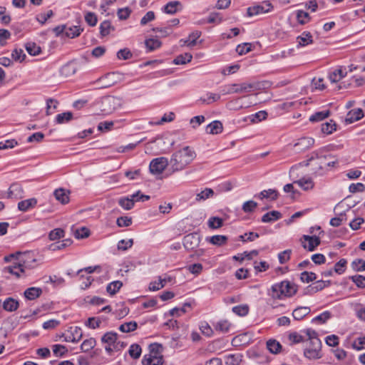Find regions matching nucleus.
I'll return each instance as SVG.
<instances>
[{"label":"nucleus","mask_w":365,"mask_h":365,"mask_svg":"<svg viewBox=\"0 0 365 365\" xmlns=\"http://www.w3.org/2000/svg\"><path fill=\"white\" fill-rule=\"evenodd\" d=\"M338 161L334 160L331 155H325L321 150H315L311 153L310 157L304 162L305 166L312 167L313 177H322L327 174L331 168H334Z\"/></svg>","instance_id":"1"},{"label":"nucleus","mask_w":365,"mask_h":365,"mask_svg":"<svg viewBox=\"0 0 365 365\" xmlns=\"http://www.w3.org/2000/svg\"><path fill=\"white\" fill-rule=\"evenodd\" d=\"M193 149L185 146L174 153L170 158V165L173 173L184 170L195 158Z\"/></svg>","instance_id":"2"},{"label":"nucleus","mask_w":365,"mask_h":365,"mask_svg":"<svg viewBox=\"0 0 365 365\" xmlns=\"http://www.w3.org/2000/svg\"><path fill=\"white\" fill-rule=\"evenodd\" d=\"M297 290L294 284L285 280L273 284L269 295L274 299H282L285 297H292L296 294Z\"/></svg>","instance_id":"3"},{"label":"nucleus","mask_w":365,"mask_h":365,"mask_svg":"<svg viewBox=\"0 0 365 365\" xmlns=\"http://www.w3.org/2000/svg\"><path fill=\"white\" fill-rule=\"evenodd\" d=\"M122 106V100L115 96H106L101 101V112L102 115L111 114Z\"/></svg>","instance_id":"4"},{"label":"nucleus","mask_w":365,"mask_h":365,"mask_svg":"<svg viewBox=\"0 0 365 365\" xmlns=\"http://www.w3.org/2000/svg\"><path fill=\"white\" fill-rule=\"evenodd\" d=\"M16 255L19 257L16 258V260L19 262L25 272L27 269H33L36 267V259L32 252H26L24 254L17 253ZM16 255L12 254L9 256H6L4 257V260L6 262H10L11 259L14 258Z\"/></svg>","instance_id":"5"},{"label":"nucleus","mask_w":365,"mask_h":365,"mask_svg":"<svg viewBox=\"0 0 365 365\" xmlns=\"http://www.w3.org/2000/svg\"><path fill=\"white\" fill-rule=\"evenodd\" d=\"M322 342L320 339H314L312 343L308 342L304 351V356L310 360H316L322 358Z\"/></svg>","instance_id":"6"},{"label":"nucleus","mask_w":365,"mask_h":365,"mask_svg":"<svg viewBox=\"0 0 365 365\" xmlns=\"http://www.w3.org/2000/svg\"><path fill=\"white\" fill-rule=\"evenodd\" d=\"M117 340L118 334L113 331L106 333L101 338L102 343L106 344L105 349L109 354L119 349L120 342Z\"/></svg>","instance_id":"7"},{"label":"nucleus","mask_w":365,"mask_h":365,"mask_svg":"<svg viewBox=\"0 0 365 365\" xmlns=\"http://www.w3.org/2000/svg\"><path fill=\"white\" fill-rule=\"evenodd\" d=\"M154 346L151 345L149 354H145L142 359L143 365H162L163 363V356L158 351H154Z\"/></svg>","instance_id":"8"},{"label":"nucleus","mask_w":365,"mask_h":365,"mask_svg":"<svg viewBox=\"0 0 365 365\" xmlns=\"http://www.w3.org/2000/svg\"><path fill=\"white\" fill-rule=\"evenodd\" d=\"M167 158L160 157L152 160L149 165L150 172L153 175L161 174L168 165Z\"/></svg>","instance_id":"9"},{"label":"nucleus","mask_w":365,"mask_h":365,"mask_svg":"<svg viewBox=\"0 0 365 365\" xmlns=\"http://www.w3.org/2000/svg\"><path fill=\"white\" fill-rule=\"evenodd\" d=\"M273 6L267 1L262 2L260 4L254 5L247 9V15L253 16L259 14H263L272 11Z\"/></svg>","instance_id":"10"},{"label":"nucleus","mask_w":365,"mask_h":365,"mask_svg":"<svg viewBox=\"0 0 365 365\" xmlns=\"http://www.w3.org/2000/svg\"><path fill=\"white\" fill-rule=\"evenodd\" d=\"M200 243V236L197 232L188 234L183 238V245L188 250H195L199 246Z\"/></svg>","instance_id":"11"},{"label":"nucleus","mask_w":365,"mask_h":365,"mask_svg":"<svg viewBox=\"0 0 365 365\" xmlns=\"http://www.w3.org/2000/svg\"><path fill=\"white\" fill-rule=\"evenodd\" d=\"M82 336V330L78 327H71L70 329L68 331V334H63L62 336L64 341L73 343L79 341L81 339Z\"/></svg>","instance_id":"12"},{"label":"nucleus","mask_w":365,"mask_h":365,"mask_svg":"<svg viewBox=\"0 0 365 365\" xmlns=\"http://www.w3.org/2000/svg\"><path fill=\"white\" fill-rule=\"evenodd\" d=\"M321 240L319 237L315 235L309 236V235H303L302 237V247L309 250L314 251L317 247L320 245Z\"/></svg>","instance_id":"13"},{"label":"nucleus","mask_w":365,"mask_h":365,"mask_svg":"<svg viewBox=\"0 0 365 365\" xmlns=\"http://www.w3.org/2000/svg\"><path fill=\"white\" fill-rule=\"evenodd\" d=\"M140 191H138L136 193H134L129 197L120 198L118 200L119 205L125 210L132 209L134 206L135 202L138 201L137 197H138Z\"/></svg>","instance_id":"14"},{"label":"nucleus","mask_w":365,"mask_h":365,"mask_svg":"<svg viewBox=\"0 0 365 365\" xmlns=\"http://www.w3.org/2000/svg\"><path fill=\"white\" fill-rule=\"evenodd\" d=\"M314 144V139L311 137H303L299 138L294 144L297 150L303 152L312 148Z\"/></svg>","instance_id":"15"},{"label":"nucleus","mask_w":365,"mask_h":365,"mask_svg":"<svg viewBox=\"0 0 365 365\" xmlns=\"http://www.w3.org/2000/svg\"><path fill=\"white\" fill-rule=\"evenodd\" d=\"M304 191H310L314 188L315 183L310 176H304L297 180L294 181Z\"/></svg>","instance_id":"16"},{"label":"nucleus","mask_w":365,"mask_h":365,"mask_svg":"<svg viewBox=\"0 0 365 365\" xmlns=\"http://www.w3.org/2000/svg\"><path fill=\"white\" fill-rule=\"evenodd\" d=\"M4 272H8L13 275H15L16 277H21L23 275H25L26 272L19 263V261L14 262L11 265L4 267Z\"/></svg>","instance_id":"17"},{"label":"nucleus","mask_w":365,"mask_h":365,"mask_svg":"<svg viewBox=\"0 0 365 365\" xmlns=\"http://www.w3.org/2000/svg\"><path fill=\"white\" fill-rule=\"evenodd\" d=\"M297 47H304L313 43V37L308 31H304L296 38Z\"/></svg>","instance_id":"18"},{"label":"nucleus","mask_w":365,"mask_h":365,"mask_svg":"<svg viewBox=\"0 0 365 365\" xmlns=\"http://www.w3.org/2000/svg\"><path fill=\"white\" fill-rule=\"evenodd\" d=\"M363 117L364 112L361 108L353 109L347 113L345 120L347 123H352L361 119Z\"/></svg>","instance_id":"19"},{"label":"nucleus","mask_w":365,"mask_h":365,"mask_svg":"<svg viewBox=\"0 0 365 365\" xmlns=\"http://www.w3.org/2000/svg\"><path fill=\"white\" fill-rule=\"evenodd\" d=\"M223 130L222 124L219 120H214L207 125L206 132L209 134L217 135L221 133Z\"/></svg>","instance_id":"20"},{"label":"nucleus","mask_w":365,"mask_h":365,"mask_svg":"<svg viewBox=\"0 0 365 365\" xmlns=\"http://www.w3.org/2000/svg\"><path fill=\"white\" fill-rule=\"evenodd\" d=\"M42 294V289L38 287H29L24 291V296L29 300H34Z\"/></svg>","instance_id":"21"},{"label":"nucleus","mask_w":365,"mask_h":365,"mask_svg":"<svg viewBox=\"0 0 365 365\" xmlns=\"http://www.w3.org/2000/svg\"><path fill=\"white\" fill-rule=\"evenodd\" d=\"M37 204V200L36 198H30L25 200H22L18 203V208L22 212H26L29 209L35 207Z\"/></svg>","instance_id":"22"},{"label":"nucleus","mask_w":365,"mask_h":365,"mask_svg":"<svg viewBox=\"0 0 365 365\" xmlns=\"http://www.w3.org/2000/svg\"><path fill=\"white\" fill-rule=\"evenodd\" d=\"M310 312V308L308 307H299L296 308L293 312L292 316L296 320H301L304 317L308 315Z\"/></svg>","instance_id":"23"},{"label":"nucleus","mask_w":365,"mask_h":365,"mask_svg":"<svg viewBox=\"0 0 365 365\" xmlns=\"http://www.w3.org/2000/svg\"><path fill=\"white\" fill-rule=\"evenodd\" d=\"M278 192L274 189H268L264 190L260 192L255 197H259L260 200H263L264 198H269L272 200H276L278 197Z\"/></svg>","instance_id":"24"},{"label":"nucleus","mask_w":365,"mask_h":365,"mask_svg":"<svg viewBox=\"0 0 365 365\" xmlns=\"http://www.w3.org/2000/svg\"><path fill=\"white\" fill-rule=\"evenodd\" d=\"M22 187L19 184H12L9 188L8 197L19 198L22 195Z\"/></svg>","instance_id":"25"},{"label":"nucleus","mask_w":365,"mask_h":365,"mask_svg":"<svg viewBox=\"0 0 365 365\" xmlns=\"http://www.w3.org/2000/svg\"><path fill=\"white\" fill-rule=\"evenodd\" d=\"M77 71V66L74 63H68L64 65L61 69V73L66 76H71L76 73Z\"/></svg>","instance_id":"26"},{"label":"nucleus","mask_w":365,"mask_h":365,"mask_svg":"<svg viewBox=\"0 0 365 365\" xmlns=\"http://www.w3.org/2000/svg\"><path fill=\"white\" fill-rule=\"evenodd\" d=\"M326 287V282L319 280L316 283L307 287L306 289V294H312L319 291L322 290Z\"/></svg>","instance_id":"27"},{"label":"nucleus","mask_w":365,"mask_h":365,"mask_svg":"<svg viewBox=\"0 0 365 365\" xmlns=\"http://www.w3.org/2000/svg\"><path fill=\"white\" fill-rule=\"evenodd\" d=\"M53 195L56 199L62 204H66L69 201L68 192H67L64 189L60 188L56 190Z\"/></svg>","instance_id":"28"},{"label":"nucleus","mask_w":365,"mask_h":365,"mask_svg":"<svg viewBox=\"0 0 365 365\" xmlns=\"http://www.w3.org/2000/svg\"><path fill=\"white\" fill-rule=\"evenodd\" d=\"M221 92L223 95L232 93H241L240 85L238 83L225 85L222 88Z\"/></svg>","instance_id":"29"},{"label":"nucleus","mask_w":365,"mask_h":365,"mask_svg":"<svg viewBox=\"0 0 365 365\" xmlns=\"http://www.w3.org/2000/svg\"><path fill=\"white\" fill-rule=\"evenodd\" d=\"M19 302L11 297L7 298L3 302V308L7 312H13L18 309Z\"/></svg>","instance_id":"30"},{"label":"nucleus","mask_w":365,"mask_h":365,"mask_svg":"<svg viewBox=\"0 0 365 365\" xmlns=\"http://www.w3.org/2000/svg\"><path fill=\"white\" fill-rule=\"evenodd\" d=\"M180 2L178 1H170L163 8V11L168 14H175L178 10Z\"/></svg>","instance_id":"31"},{"label":"nucleus","mask_w":365,"mask_h":365,"mask_svg":"<svg viewBox=\"0 0 365 365\" xmlns=\"http://www.w3.org/2000/svg\"><path fill=\"white\" fill-rule=\"evenodd\" d=\"M346 72L342 68H337L329 74V80L331 83H336L346 76Z\"/></svg>","instance_id":"32"},{"label":"nucleus","mask_w":365,"mask_h":365,"mask_svg":"<svg viewBox=\"0 0 365 365\" xmlns=\"http://www.w3.org/2000/svg\"><path fill=\"white\" fill-rule=\"evenodd\" d=\"M281 217L282 215L279 212L273 210L264 214L262 217V221L263 222H271L279 220Z\"/></svg>","instance_id":"33"},{"label":"nucleus","mask_w":365,"mask_h":365,"mask_svg":"<svg viewBox=\"0 0 365 365\" xmlns=\"http://www.w3.org/2000/svg\"><path fill=\"white\" fill-rule=\"evenodd\" d=\"M192 58V56L190 53H185L178 56L174 60L173 63L175 65H184L188 62H190Z\"/></svg>","instance_id":"34"},{"label":"nucleus","mask_w":365,"mask_h":365,"mask_svg":"<svg viewBox=\"0 0 365 365\" xmlns=\"http://www.w3.org/2000/svg\"><path fill=\"white\" fill-rule=\"evenodd\" d=\"M267 348L272 354H276L280 351L282 346L277 340L269 339L267 341Z\"/></svg>","instance_id":"35"},{"label":"nucleus","mask_w":365,"mask_h":365,"mask_svg":"<svg viewBox=\"0 0 365 365\" xmlns=\"http://www.w3.org/2000/svg\"><path fill=\"white\" fill-rule=\"evenodd\" d=\"M82 31H83V29H81L78 26H71V27H66L65 35L67 37L73 38L75 37L78 36Z\"/></svg>","instance_id":"36"},{"label":"nucleus","mask_w":365,"mask_h":365,"mask_svg":"<svg viewBox=\"0 0 365 365\" xmlns=\"http://www.w3.org/2000/svg\"><path fill=\"white\" fill-rule=\"evenodd\" d=\"M142 353V349L138 344H133L128 349V354L133 359H138L140 358Z\"/></svg>","instance_id":"37"},{"label":"nucleus","mask_w":365,"mask_h":365,"mask_svg":"<svg viewBox=\"0 0 365 365\" xmlns=\"http://www.w3.org/2000/svg\"><path fill=\"white\" fill-rule=\"evenodd\" d=\"M100 34L102 37L108 36L114 28L112 26L111 23L109 21H103L100 24Z\"/></svg>","instance_id":"38"},{"label":"nucleus","mask_w":365,"mask_h":365,"mask_svg":"<svg viewBox=\"0 0 365 365\" xmlns=\"http://www.w3.org/2000/svg\"><path fill=\"white\" fill-rule=\"evenodd\" d=\"M138 327V324L135 321H130L129 322H125L122 324L119 327V330L123 333H129L130 331H135Z\"/></svg>","instance_id":"39"},{"label":"nucleus","mask_w":365,"mask_h":365,"mask_svg":"<svg viewBox=\"0 0 365 365\" xmlns=\"http://www.w3.org/2000/svg\"><path fill=\"white\" fill-rule=\"evenodd\" d=\"M346 220V214L345 212H341L336 217L331 218L329 224L333 227H337Z\"/></svg>","instance_id":"40"},{"label":"nucleus","mask_w":365,"mask_h":365,"mask_svg":"<svg viewBox=\"0 0 365 365\" xmlns=\"http://www.w3.org/2000/svg\"><path fill=\"white\" fill-rule=\"evenodd\" d=\"M214 195V191L211 188H205L202 190L200 192L196 195L195 200L197 202H200L202 200H205Z\"/></svg>","instance_id":"41"},{"label":"nucleus","mask_w":365,"mask_h":365,"mask_svg":"<svg viewBox=\"0 0 365 365\" xmlns=\"http://www.w3.org/2000/svg\"><path fill=\"white\" fill-rule=\"evenodd\" d=\"M329 115V110H324L319 112H316L314 114L312 115L309 117V120L311 122H318L321 121Z\"/></svg>","instance_id":"42"},{"label":"nucleus","mask_w":365,"mask_h":365,"mask_svg":"<svg viewBox=\"0 0 365 365\" xmlns=\"http://www.w3.org/2000/svg\"><path fill=\"white\" fill-rule=\"evenodd\" d=\"M96 344V341L94 338H89L83 341L81 345V349L83 352H88L91 350Z\"/></svg>","instance_id":"43"},{"label":"nucleus","mask_w":365,"mask_h":365,"mask_svg":"<svg viewBox=\"0 0 365 365\" xmlns=\"http://www.w3.org/2000/svg\"><path fill=\"white\" fill-rule=\"evenodd\" d=\"M220 99V95L213 93H207L205 97L200 98V101L203 103L210 104Z\"/></svg>","instance_id":"44"},{"label":"nucleus","mask_w":365,"mask_h":365,"mask_svg":"<svg viewBox=\"0 0 365 365\" xmlns=\"http://www.w3.org/2000/svg\"><path fill=\"white\" fill-rule=\"evenodd\" d=\"M122 286L123 283L120 281H114L108 284L106 290L110 294L113 295L118 292Z\"/></svg>","instance_id":"45"},{"label":"nucleus","mask_w":365,"mask_h":365,"mask_svg":"<svg viewBox=\"0 0 365 365\" xmlns=\"http://www.w3.org/2000/svg\"><path fill=\"white\" fill-rule=\"evenodd\" d=\"M73 118L71 112H65L60 113L56 117V122L58 124H63L69 122Z\"/></svg>","instance_id":"46"},{"label":"nucleus","mask_w":365,"mask_h":365,"mask_svg":"<svg viewBox=\"0 0 365 365\" xmlns=\"http://www.w3.org/2000/svg\"><path fill=\"white\" fill-rule=\"evenodd\" d=\"M227 237L225 235H214L208 239V241L214 245L220 246L226 243Z\"/></svg>","instance_id":"47"},{"label":"nucleus","mask_w":365,"mask_h":365,"mask_svg":"<svg viewBox=\"0 0 365 365\" xmlns=\"http://www.w3.org/2000/svg\"><path fill=\"white\" fill-rule=\"evenodd\" d=\"M84 19L86 22L91 26H95L98 22L96 14L91 11L86 12Z\"/></svg>","instance_id":"48"},{"label":"nucleus","mask_w":365,"mask_h":365,"mask_svg":"<svg viewBox=\"0 0 365 365\" xmlns=\"http://www.w3.org/2000/svg\"><path fill=\"white\" fill-rule=\"evenodd\" d=\"M201 32L194 31L191 33L187 39L184 41V44H187L188 46H194L196 44L197 39L200 36Z\"/></svg>","instance_id":"49"},{"label":"nucleus","mask_w":365,"mask_h":365,"mask_svg":"<svg viewBox=\"0 0 365 365\" xmlns=\"http://www.w3.org/2000/svg\"><path fill=\"white\" fill-rule=\"evenodd\" d=\"M230 325L227 320L220 321L215 324V329L220 332L226 333L229 331Z\"/></svg>","instance_id":"50"},{"label":"nucleus","mask_w":365,"mask_h":365,"mask_svg":"<svg viewBox=\"0 0 365 365\" xmlns=\"http://www.w3.org/2000/svg\"><path fill=\"white\" fill-rule=\"evenodd\" d=\"M145 44L148 51H151L159 48L161 46V42L158 39L149 38L145 41Z\"/></svg>","instance_id":"51"},{"label":"nucleus","mask_w":365,"mask_h":365,"mask_svg":"<svg viewBox=\"0 0 365 365\" xmlns=\"http://www.w3.org/2000/svg\"><path fill=\"white\" fill-rule=\"evenodd\" d=\"M322 133L325 134H331L336 130V124L333 120L323 123L321 128Z\"/></svg>","instance_id":"52"},{"label":"nucleus","mask_w":365,"mask_h":365,"mask_svg":"<svg viewBox=\"0 0 365 365\" xmlns=\"http://www.w3.org/2000/svg\"><path fill=\"white\" fill-rule=\"evenodd\" d=\"M208 226L212 229H217L222 226L223 221L218 217H212L208 220Z\"/></svg>","instance_id":"53"},{"label":"nucleus","mask_w":365,"mask_h":365,"mask_svg":"<svg viewBox=\"0 0 365 365\" xmlns=\"http://www.w3.org/2000/svg\"><path fill=\"white\" fill-rule=\"evenodd\" d=\"M267 117V113L264 110H260L250 116V120L254 123H259L265 120Z\"/></svg>","instance_id":"54"},{"label":"nucleus","mask_w":365,"mask_h":365,"mask_svg":"<svg viewBox=\"0 0 365 365\" xmlns=\"http://www.w3.org/2000/svg\"><path fill=\"white\" fill-rule=\"evenodd\" d=\"M26 49L31 56H36L41 53V48L34 43H28Z\"/></svg>","instance_id":"55"},{"label":"nucleus","mask_w":365,"mask_h":365,"mask_svg":"<svg viewBox=\"0 0 365 365\" xmlns=\"http://www.w3.org/2000/svg\"><path fill=\"white\" fill-rule=\"evenodd\" d=\"M331 317V313L329 311H325L319 315L317 316L312 319L313 322L324 324Z\"/></svg>","instance_id":"56"},{"label":"nucleus","mask_w":365,"mask_h":365,"mask_svg":"<svg viewBox=\"0 0 365 365\" xmlns=\"http://www.w3.org/2000/svg\"><path fill=\"white\" fill-rule=\"evenodd\" d=\"M352 348L357 351L365 349V336L356 338L352 343Z\"/></svg>","instance_id":"57"},{"label":"nucleus","mask_w":365,"mask_h":365,"mask_svg":"<svg viewBox=\"0 0 365 365\" xmlns=\"http://www.w3.org/2000/svg\"><path fill=\"white\" fill-rule=\"evenodd\" d=\"M297 19L300 24H305L310 20L309 15L304 11H298L297 13Z\"/></svg>","instance_id":"58"},{"label":"nucleus","mask_w":365,"mask_h":365,"mask_svg":"<svg viewBox=\"0 0 365 365\" xmlns=\"http://www.w3.org/2000/svg\"><path fill=\"white\" fill-rule=\"evenodd\" d=\"M252 50L251 43H245L243 44L238 45L236 48L237 53L240 55H245Z\"/></svg>","instance_id":"59"},{"label":"nucleus","mask_w":365,"mask_h":365,"mask_svg":"<svg viewBox=\"0 0 365 365\" xmlns=\"http://www.w3.org/2000/svg\"><path fill=\"white\" fill-rule=\"evenodd\" d=\"M232 312L237 315L243 317L248 314L249 308L247 305H238L232 308Z\"/></svg>","instance_id":"60"},{"label":"nucleus","mask_w":365,"mask_h":365,"mask_svg":"<svg viewBox=\"0 0 365 365\" xmlns=\"http://www.w3.org/2000/svg\"><path fill=\"white\" fill-rule=\"evenodd\" d=\"M351 267L357 272L365 271V261L361 259H356L352 262Z\"/></svg>","instance_id":"61"},{"label":"nucleus","mask_w":365,"mask_h":365,"mask_svg":"<svg viewBox=\"0 0 365 365\" xmlns=\"http://www.w3.org/2000/svg\"><path fill=\"white\" fill-rule=\"evenodd\" d=\"M300 279L303 282L309 283L310 282L315 280L317 279V276L316 274L314 272H303L301 274Z\"/></svg>","instance_id":"62"},{"label":"nucleus","mask_w":365,"mask_h":365,"mask_svg":"<svg viewBox=\"0 0 365 365\" xmlns=\"http://www.w3.org/2000/svg\"><path fill=\"white\" fill-rule=\"evenodd\" d=\"M12 58L16 61L21 62L24 60L26 55L21 48H15L11 53Z\"/></svg>","instance_id":"63"},{"label":"nucleus","mask_w":365,"mask_h":365,"mask_svg":"<svg viewBox=\"0 0 365 365\" xmlns=\"http://www.w3.org/2000/svg\"><path fill=\"white\" fill-rule=\"evenodd\" d=\"M351 279L359 288H365V277L362 275H354Z\"/></svg>","instance_id":"64"}]
</instances>
